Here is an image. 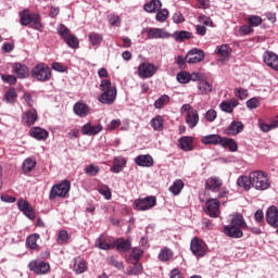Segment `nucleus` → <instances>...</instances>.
<instances>
[{
  "mask_svg": "<svg viewBox=\"0 0 278 278\" xmlns=\"http://www.w3.org/2000/svg\"><path fill=\"white\" fill-rule=\"evenodd\" d=\"M244 131V124L242 122H231V124L226 129L227 136H238V134H242Z\"/></svg>",
  "mask_w": 278,
  "mask_h": 278,
  "instance_id": "nucleus-25",
  "label": "nucleus"
},
{
  "mask_svg": "<svg viewBox=\"0 0 278 278\" xmlns=\"http://www.w3.org/2000/svg\"><path fill=\"white\" fill-rule=\"evenodd\" d=\"M24 173H31L33 168H36V161L26 159L22 165Z\"/></svg>",
  "mask_w": 278,
  "mask_h": 278,
  "instance_id": "nucleus-48",
  "label": "nucleus"
},
{
  "mask_svg": "<svg viewBox=\"0 0 278 278\" xmlns=\"http://www.w3.org/2000/svg\"><path fill=\"white\" fill-rule=\"evenodd\" d=\"M12 73L16 75L17 79H27L29 77V67L23 63H13Z\"/></svg>",
  "mask_w": 278,
  "mask_h": 278,
  "instance_id": "nucleus-14",
  "label": "nucleus"
},
{
  "mask_svg": "<svg viewBox=\"0 0 278 278\" xmlns=\"http://www.w3.org/2000/svg\"><path fill=\"white\" fill-rule=\"evenodd\" d=\"M58 34L61 35V37L63 38V40H66L72 34H71V29H68V27L64 26V24H60L58 27Z\"/></svg>",
  "mask_w": 278,
  "mask_h": 278,
  "instance_id": "nucleus-53",
  "label": "nucleus"
},
{
  "mask_svg": "<svg viewBox=\"0 0 278 278\" xmlns=\"http://www.w3.org/2000/svg\"><path fill=\"white\" fill-rule=\"evenodd\" d=\"M68 192H71V182L68 180H63L51 188L49 199L50 201H55V199H66Z\"/></svg>",
  "mask_w": 278,
  "mask_h": 278,
  "instance_id": "nucleus-4",
  "label": "nucleus"
},
{
  "mask_svg": "<svg viewBox=\"0 0 278 278\" xmlns=\"http://www.w3.org/2000/svg\"><path fill=\"white\" fill-rule=\"evenodd\" d=\"M245 104L249 110H256V108H260V100L257 98H251Z\"/></svg>",
  "mask_w": 278,
  "mask_h": 278,
  "instance_id": "nucleus-62",
  "label": "nucleus"
},
{
  "mask_svg": "<svg viewBox=\"0 0 278 278\" xmlns=\"http://www.w3.org/2000/svg\"><path fill=\"white\" fill-rule=\"evenodd\" d=\"M237 185L239 186V188H243L244 190H251V174H249V177L240 176L237 179Z\"/></svg>",
  "mask_w": 278,
  "mask_h": 278,
  "instance_id": "nucleus-41",
  "label": "nucleus"
},
{
  "mask_svg": "<svg viewBox=\"0 0 278 278\" xmlns=\"http://www.w3.org/2000/svg\"><path fill=\"white\" fill-rule=\"evenodd\" d=\"M115 247L119 253H127V251L131 250V240L119 238L115 240Z\"/></svg>",
  "mask_w": 278,
  "mask_h": 278,
  "instance_id": "nucleus-27",
  "label": "nucleus"
},
{
  "mask_svg": "<svg viewBox=\"0 0 278 278\" xmlns=\"http://www.w3.org/2000/svg\"><path fill=\"white\" fill-rule=\"evenodd\" d=\"M220 186H223V180L218 177H211L205 182V189L212 190V192H216Z\"/></svg>",
  "mask_w": 278,
  "mask_h": 278,
  "instance_id": "nucleus-29",
  "label": "nucleus"
},
{
  "mask_svg": "<svg viewBox=\"0 0 278 278\" xmlns=\"http://www.w3.org/2000/svg\"><path fill=\"white\" fill-rule=\"evenodd\" d=\"M144 255V251L140 248H132L130 257H132L134 262H140V257Z\"/></svg>",
  "mask_w": 278,
  "mask_h": 278,
  "instance_id": "nucleus-54",
  "label": "nucleus"
},
{
  "mask_svg": "<svg viewBox=\"0 0 278 278\" xmlns=\"http://www.w3.org/2000/svg\"><path fill=\"white\" fill-rule=\"evenodd\" d=\"M103 131V126L101 124H98L96 126L92 125V123H87L81 127V134L83 136H97Z\"/></svg>",
  "mask_w": 278,
  "mask_h": 278,
  "instance_id": "nucleus-15",
  "label": "nucleus"
},
{
  "mask_svg": "<svg viewBox=\"0 0 278 278\" xmlns=\"http://www.w3.org/2000/svg\"><path fill=\"white\" fill-rule=\"evenodd\" d=\"M99 194H102L106 201H110L112 199V190L108 186H102L98 188Z\"/></svg>",
  "mask_w": 278,
  "mask_h": 278,
  "instance_id": "nucleus-52",
  "label": "nucleus"
},
{
  "mask_svg": "<svg viewBox=\"0 0 278 278\" xmlns=\"http://www.w3.org/2000/svg\"><path fill=\"white\" fill-rule=\"evenodd\" d=\"M31 138L35 140L45 141L49 138V131L41 127H33L29 131Z\"/></svg>",
  "mask_w": 278,
  "mask_h": 278,
  "instance_id": "nucleus-24",
  "label": "nucleus"
},
{
  "mask_svg": "<svg viewBox=\"0 0 278 278\" xmlns=\"http://www.w3.org/2000/svg\"><path fill=\"white\" fill-rule=\"evenodd\" d=\"M135 164L143 168H151V166L155 164V161H153V156H151L150 154H141L135 159Z\"/></svg>",
  "mask_w": 278,
  "mask_h": 278,
  "instance_id": "nucleus-18",
  "label": "nucleus"
},
{
  "mask_svg": "<svg viewBox=\"0 0 278 278\" xmlns=\"http://www.w3.org/2000/svg\"><path fill=\"white\" fill-rule=\"evenodd\" d=\"M31 77L37 81H49L51 79V68L45 63H39L31 70Z\"/></svg>",
  "mask_w": 278,
  "mask_h": 278,
  "instance_id": "nucleus-5",
  "label": "nucleus"
},
{
  "mask_svg": "<svg viewBox=\"0 0 278 278\" xmlns=\"http://www.w3.org/2000/svg\"><path fill=\"white\" fill-rule=\"evenodd\" d=\"M143 9L149 13L160 12V10H162V1L151 0L143 5Z\"/></svg>",
  "mask_w": 278,
  "mask_h": 278,
  "instance_id": "nucleus-36",
  "label": "nucleus"
},
{
  "mask_svg": "<svg viewBox=\"0 0 278 278\" xmlns=\"http://www.w3.org/2000/svg\"><path fill=\"white\" fill-rule=\"evenodd\" d=\"M225 236H228V238H242L244 236V232H242V228H238V226H233L230 224L229 226H225L224 228Z\"/></svg>",
  "mask_w": 278,
  "mask_h": 278,
  "instance_id": "nucleus-23",
  "label": "nucleus"
},
{
  "mask_svg": "<svg viewBox=\"0 0 278 278\" xmlns=\"http://www.w3.org/2000/svg\"><path fill=\"white\" fill-rule=\"evenodd\" d=\"M58 244H68L71 242V235L66 230H61L56 238Z\"/></svg>",
  "mask_w": 278,
  "mask_h": 278,
  "instance_id": "nucleus-46",
  "label": "nucleus"
},
{
  "mask_svg": "<svg viewBox=\"0 0 278 278\" xmlns=\"http://www.w3.org/2000/svg\"><path fill=\"white\" fill-rule=\"evenodd\" d=\"M74 271L77 275H81V273H86V270H88V266L86 265V261H84V258L81 257H76L74 260Z\"/></svg>",
  "mask_w": 278,
  "mask_h": 278,
  "instance_id": "nucleus-31",
  "label": "nucleus"
},
{
  "mask_svg": "<svg viewBox=\"0 0 278 278\" xmlns=\"http://www.w3.org/2000/svg\"><path fill=\"white\" fill-rule=\"evenodd\" d=\"M264 63L278 73V55L275 52L266 51L263 55Z\"/></svg>",
  "mask_w": 278,
  "mask_h": 278,
  "instance_id": "nucleus-16",
  "label": "nucleus"
},
{
  "mask_svg": "<svg viewBox=\"0 0 278 278\" xmlns=\"http://www.w3.org/2000/svg\"><path fill=\"white\" fill-rule=\"evenodd\" d=\"M167 18H168V10L166 9L159 11L155 15V20L159 23H164V21H166Z\"/></svg>",
  "mask_w": 278,
  "mask_h": 278,
  "instance_id": "nucleus-58",
  "label": "nucleus"
},
{
  "mask_svg": "<svg viewBox=\"0 0 278 278\" xmlns=\"http://www.w3.org/2000/svg\"><path fill=\"white\" fill-rule=\"evenodd\" d=\"M101 96L98 98V101L102 105H112L116 101L117 90L116 87L112 86L110 79H103L100 83Z\"/></svg>",
  "mask_w": 278,
  "mask_h": 278,
  "instance_id": "nucleus-1",
  "label": "nucleus"
},
{
  "mask_svg": "<svg viewBox=\"0 0 278 278\" xmlns=\"http://www.w3.org/2000/svg\"><path fill=\"white\" fill-rule=\"evenodd\" d=\"M202 144H222L223 142V137L220 135H206L201 138Z\"/></svg>",
  "mask_w": 278,
  "mask_h": 278,
  "instance_id": "nucleus-30",
  "label": "nucleus"
},
{
  "mask_svg": "<svg viewBox=\"0 0 278 278\" xmlns=\"http://www.w3.org/2000/svg\"><path fill=\"white\" fill-rule=\"evenodd\" d=\"M74 114L76 116H79L80 118H86L88 114H90V106L86 104L85 102H76L73 106Z\"/></svg>",
  "mask_w": 278,
  "mask_h": 278,
  "instance_id": "nucleus-20",
  "label": "nucleus"
},
{
  "mask_svg": "<svg viewBox=\"0 0 278 278\" xmlns=\"http://www.w3.org/2000/svg\"><path fill=\"white\" fill-rule=\"evenodd\" d=\"M157 68L153 63L143 62L138 66V76L141 79H151L157 73Z\"/></svg>",
  "mask_w": 278,
  "mask_h": 278,
  "instance_id": "nucleus-8",
  "label": "nucleus"
},
{
  "mask_svg": "<svg viewBox=\"0 0 278 278\" xmlns=\"http://www.w3.org/2000/svg\"><path fill=\"white\" fill-rule=\"evenodd\" d=\"M17 207H18V211L23 212V214L30 220H34V218H36V213L34 212V207L26 200H23V199L18 200Z\"/></svg>",
  "mask_w": 278,
  "mask_h": 278,
  "instance_id": "nucleus-13",
  "label": "nucleus"
},
{
  "mask_svg": "<svg viewBox=\"0 0 278 278\" xmlns=\"http://www.w3.org/2000/svg\"><path fill=\"white\" fill-rule=\"evenodd\" d=\"M30 27L33 29H37V31H42L43 26H42V23L40 22V15L38 13H33L30 17Z\"/></svg>",
  "mask_w": 278,
  "mask_h": 278,
  "instance_id": "nucleus-39",
  "label": "nucleus"
},
{
  "mask_svg": "<svg viewBox=\"0 0 278 278\" xmlns=\"http://www.w3.org/2000/svg\"><path fill=\"white\" fill-rule=\"evenodd\" d=\"M218 116V114L216 113V110L211 109L208 111H206L205 113V118L206 121H208V123H214V121H216V117Z\"/></svg>",
  "mask_w": 278,
  "mask_h": 278,
  "instance_id": "nucleus-63",
  "label": "nucleus"
},
{
  "mask_svg": "<svg viewBox=\"0 0 278 278\" xmlns=\"http://www.w3.org/2000/svg\"><path fill=\"white\" fill-rule=\"evenodd\" d=\"M150 125L154 129V131H162L164 129V118L157 115L151 119Z\"/></svg>",
  "mask_w": 278,
  "mask_h": 278,
  "instance_id": "nucleus-40",
  "label": "nucleus"
},
{
  "mask_svg": "<svg viewBox=\"0 0 278 278\" xmlns=\"http://www.w3.org/2000/svg\"><path fill=\"white\" fill-rule=\"evenodd\" d=\"M250 182L255 190H268L270 188V180L268 175L263 170H254L250 173Z\"/></svg>",
  "mask_w": 278,
  "mask_h": 278,
  "instance_id": "nucleus-2",
  "label": "nucleus"
},
{
  "mask_svg": "<svg viewBox=\"0 0 278 278\" xmlns=\"http://www.w3.org/2000/svg\"><path fill=\"white\" fill-rule=\"evenodd\" d=\"M225 149H229L231 153H236L238 151V142L231 138H222V143H220Z\"/></svg>",
  "mask_w": 278,
  "mask_h": 278,
  "instance_id": "nucleus-37",
  "label": "nucleus"
},
{
  "mask_svg": "<svg viewBox=\"0 0 278 278\" xmlns=\"http://www.w3.org/2000/svg\"><path fill=\"white\" fill-rule=\"evenodd\" d=\"M176 79L179 81V84H189L190 74H188V72H180L177 74Z\"/></svg>",
  "mask_w": 278,
  "mask_h": 278,
  "instance_id": "nucleus-56",
  "label": "nucleus"
},
{
  "mask_svg": "<svg viewBox=\"0 0 278 278\" xmlns=\"http://www.w3.org/2000/svg\"><path fill=\"white\" fill-rule=\"evenodd\" d=\"M28 268L35 273V275H47L51 270V265L45 261H31L28 265Z\"/></svg>",
  "mask_w": 278,
  "mask_h": 278,
  "instance_id": "nucleus-10",
  "label": "nucleus"
},
{
  "mask_svg": "<svg viewBox=\"0 0 278 278\" xmlns=\"http://www.w3.org/2000/svg\"><path fill=\"white\" fill-rule=\"evenodd\" d=\"M155 205H157V200L153 195L137 199L134 202V208L137 210V212H147L148 210L155 207Z\"/></svg>",
  "mask_w": 278,
  "mask_h": 278,
  "instance_id": "nucleus-6",
  "label": "nucleus"
},
{
  "mask_svg": "<svg viewBox=\"0 0 278 278\" xmlns=\"http://www.w3.org/2000/svg\"><path fill=\"white\" fill-rule=\"evenodd\" d=\"M266 220L270 227H278V210L276 206H269L267 208Z\"/></svg>",
  "mask_w": 278,
  "mask_h": 278,
  "instance_id": "nucleus-22",
  "label": "nucleus"
},
{
  "mask_svg": "<svg viewBox=\"0 0 278 278\" xmlns=\"http://www.w3.org/2000/svg\"><path fill=\"white\" fill-rule=\"evenodd\" d=\"M64 42H66L67 47L71 49H79V39L73 34L67 37Z\"/></svg>",
  "mask_w": 278,
  "mask_h": 278,
  "instance_id": "nucleus-47",
  "label": "nucleus"
},
{
  "mask_svg": "<svg viewBox=\"0 0 278 278\" xmlns=\"http://www.w3.org/2000/svg\"><path fill=\"white\" fill-rule=\"evenodd\" d=\"M17 97L18 96L16 94V89H14V88H10L4 94V99H5L7 103H14V101H16Z\"/></svg>",
  "mask_w": 278,
  "mask_h": 278,
  "instance_id": "nucleus-49",
  "label": "nucleus"
},
{
  "mask_svg": "<svg viewBox=\"0 0 278 278\" xmlns=\"http://www.w3.org/2000/svg\"><path fill=\"white\" fill-rule=\"evenodd\" d=\"M108 262L111 266H114V268H117L118 270H123V268H125V265H123V262L116 261L114 256H110L108 258Z\"/></svg>",
  "mask_w": 278,
  "mask_h": 278,
  "instance_id": "nucleus-59",
  "label": "nucleus"
},
{
  "mask_svg": "<svg viewBox=\"0 0 278 278\" xmlns=\"http://www.w3.org/2000/svg\"><path fill=\"white\" fill-rule=\"evenodd\" d=\"M96 247L102 251H110L112 244L108 243L104 235H101L98 239H96Z\"/></svg>",
  "mask_w": 278,
  "mask_h": 278,
  "instance_id": "nucleus-44",
  "label": "nucleus"
},
{
  "mask_svg": "<svg viewBox=\"0 0 278 278\" xmlns=\"http://www.w3.org/2000/svg\"><path fill=\"white\" fill-rule=\"evenodd\" d=\"M235 96L238 97V99H240L241 101H243V99H247V97H249V91L244 88H237L235 89Z\"/></svg>",
  "mask_w": 278,
  "mask_h": 278,
  "instance_id": "nucleus-60",
  "label": "nucleus"
},
{
  "mask_svg": "<svg viewBox=\"0 0 278 278\" xmlns=\"http://www.w3.org/2000/svg\"><path fill=\"white\" fill-rule=\"evenodd\" d=\"M190 250L195 257H205L207 253V244H205V241H203V239L194 237L191 240Z\"/></svg>",
  "mask_w": 278,
  "mask_h": 278,
  "instance_id": "nucleus-7",
  "label": "nucleus"
},
{
  "mask_svg": "<svg viewBox=\"0 0 278 278\" xmlns=\"http://www.w3.org/2000/svg\"><path fill=\"white\" fill-rule=\"evenodd\" d=\"M181 190H184V180L181 179L175 180L173 186L169 187V192H172V194L175 197L180 194Z\"/></svg>",
  "mask_w": 278,
  "mask_h": 278,
  "instance_id": "nucleus-43",
  "label": "nucleus"
},
{
  "mask_svg": "<svg viewBox=\"0 0 278 278\" xmlns=\"http://www.w3.org/2000/svg\"><path fill=\"white\" fill-rule=\"evenodd\" d=\"M125 166H127V159L123 156H115L113 159V166L111 167V173L118 175V173H123Z\"/></svg>",
  "mask_w": 278,
  "mask_h": 278,
  "instance_id": "nucleus-19",
  "label": "nucleus"
},
{
  "mask_svg": "<svg viewBox=\"0 0 278 278\" xmlns=\"http://www.w3.org/2000/svg\"><path fill=\"white\" fill-rule=\"evenodd\" d=\"M173 21L174 23L179 25V23H184V21H186V17H184V14H181V12L176 11L173 15Z\"/></svg>",
  "mask_w": 278,
  "mask_h": 278,
  "instance_id": "nucleus-64",
  "label": "nucleus"
},
{
  "mask_svg": "<svg viewBox=\"0 0 278 278\" xmlns=\"http://www.w3.org/2000/svg\"><path fill=\"white\" fill-rule=\"evenodd\" d=\"M170 38H174L176 42H184V40H190V38H192V33L188 30H179L172 34Z\"/></svg>",
  "mask_w": 278,
  "mask_h": 278,
  "instance_id": "nucleus-32",
  "label": "nucleus"
},
{
  "mask_svg": "<svg viewBox=\"0 0 278 278\" xmlns=\"http://www.w3.org/2000/svg\"><path fill=\"white\" fill-rule=\"evenodd\" d=\"M160 262H170L173 260V250L168 248H164L159 253Z\"/></svg>",
  "mask_w": 278,
  "mask_h": 278,
  "instance_id": "nucleus-42",
  "label": "nucleus"
},
{
  "mask_svg": "<svg viewBox=\"0 0 278 278\" xmlns=\"http://www.w3.org/2000/svg\"><path fill=\"white\" fill-rule=\"evenodd\" d=\"M134 268H127V275H140L142 273V265H138V262H134Z\"/></svg>",
  "mask_w": 278,
  "mask_h": 278,
  "instance_id": "nucleus-57",
  "label": "nucleus"
},
{
  "mask_svg": "<svg viewBox=\"0 0 278 278\" xmlns=\"http://www.w3.org/2000/svg\"><path fill=\"white\" fill-rule=\"evenodd\" d=\"M89 42L93 47H101V42H103V35L99 33H90L89 34Z\"/></svg>",
  "mask_w": 278,
  "mask_h": 278,
  "instance_id": "nucleus-45",
  "label": "nucleus"
},
{
  "mask_svg": "<svg viewBox=\"0 0 278 278\" xmlns=\"http://www.w3.org/2000/svg\"><path fill=\"white\" fill-rule=\"evenodd\" d=\"M230 225L238 227L239 229H249V226L241 214H235Z\"/></svg>",
  "mask_w": 278,
  "mask_h": 278,
  "instance_id": "nucleus-34",
  "label": "nucleus"
},
{
  "mask_svg": "<svg viewBox=\"0 0 278 278\" xmlns=\"http://www.w3.org/2000/svg\"><path fill=\"white\" fill-rule=\"evenodd\" d=\"M180 114H185V121L189 129H194V127L199 125V121H200L199 111L192 108V105L184 104L180 108Z\"/></svg>",
  "mask_w": 278,
  "mask_h": 278,
  "instance_id": "nucleus-3",
  "label": "nucleus"
},
{
  "mask_svg": "<svg viewBox=\"0 0 278 278\" xmlns=\"http://www.w3.org/2000/svg\"><path fill=\"white\" fill-rule=\"evenodd\" d=\"M198 88V94H210V92H212L213 87L212 84H210V81L205 80V79H201L200 81H198L197 85Z\"/></svg>",
  "mask_w": 278,
  "mask_h": 278,
  "instance_id": "nucleus-28",
  "label": "nucleus"
},
{
  "mask_svg": "<svg viewBox=\"0 0 278 278\" xmlns=\"http://www.w3.org/2000/svg\"><path fill=\"white\" fill-rule=\"evenodd\" d=\"M85 173L90 177H97V175H99V166L90 164L88 167L85 168Z\"/></svg>",
  "mask_w": 278,
  "mask_h": 278,
  "instance_id": "nucleus-55",
  "label": "nucleus"
},
{
  "mask_svg": "<svg viewBox=\"0 0 278 278\" xmlns=\"http://www.w3.org/2000/svg\"><path fill=\"white\" fill-rule=\"evenodd\" d=\"M24 123L28 125V127H31L38 121V111L36 109H30L24 113L22 116Z\"/></svg>",
  "mask_w": 278,
  "mask_h": 278,
  "instance_id": "nucleus-26",
  "label": "nucleus"
},
{
  "mask_svg": "<svg viewBox=\"0 0 278 278\" xmlns=\"http://www.w3.org/2000/svg\"><path fill=\"white\" fill-rule=\"evenodd\" d=\"M247 21L251 27H260V24L263 23L262 16L260 15H250Z\"/></svg>",
  "mask_w": 278,
  "mask_h": 278,
  "instance_id": "nucleus-50",
  "label": "nucleus"
},
{
  "mask_svg": "<svg viewBox=\"0 0 278 278\" xmlns=\"http://www.w3.org/2000/svg\"><path fill=\"white\" fill-rule=\"evenodd\" d=\"M168 101H170V97L163 94L154 102V108H156V110H161V108L166 105Z\"/></svg>",
  "mask_w": 278,
  "mask_h": 278,
  "instance_id": "nucleus-51",
  "label": "nucleus"
},
{
  "mask_svg": "<svg viewBox=\"0 0 278 278\" xmlns=\"http://www.w3.org/2000/svg\"><path fill=\"white\" fill-rule=\"evenodd\" d=\"M149 40L170 38V34L166 33L162 28H150L147 31Z\"/></svg>",
  "mask_w": 278,
  "mask_h": 278,
  "instance_id": "nucleus-21",
  "label": "nucleus"
},
{
  "mask_svg": "<svg viewBox=\"0 0 278 278\" xmlns=\"http://www.w3.org/2000/svg\"><path fill=\"white\" fill-rule=\"evenodd\" d=\"M1 79L2 81H4V84H10V86H15L16 84V76L14 75L2 74Z\"/></svg>",
  "mask_w": 278,
  "mask_h": 278,
  "instance_id": "nucleus-61",
  "label": "nucleus"
},
{
  "mask_svg": "<svg viewBox=\"0 0 278 278\" xmlns=\"http://www.w3.org/2000/svg\"><path fill=\"white\" fill-rule=\"evenodd\" d=\"M238 105H240V102L236 98H232L230 100L220 102L219 109L222 110V112H225L226 114H232L233 110H236Z\"/></svg>",
  "mask_w": 278,
  "mask_h": 278,
  "instance_id": "nucleus-17",
  "label": "nucleus"
},
{
  "mask_svg": "<svg viewBox=\"0 0 278 278\" xmlns=\"http://www.w3.org/2000/svg\"><path fill=\"white\" fill-rule=\"evenodd\" d=\"M185 60L188 64H199V62H203V60H205V52L197 48L191 49L187 53Z\"/></svg>",
  "mask_w": 278,
  "mask_h": 278,
  "instance_id": "nucleus-12",
  "label": "nucleus"
},
{
  "mask_svg": "<svg viewBox=\"0 0 278 278\" xmlns=\"http://www.w3.org/2000/svg\"><path fill=\"white\" fill-rule=\"evenodd\" d=\"M204 212L211 218H218L220 216V202L218 199L206 200Z\"/></svg>",
  "mask_w": 278,
  "mask_h": 278,
  "instance_id": "nucleus-9",
  "label": "nucleus"
},
{
  "mask_svg": "<svg viewBox=\"0 0 278 278\" xmlns=\"http://www.w3.org/2000/svg\"><path fill=\"white\" fill-rule=\"evenodd\" d=\"M216 55H218L217 62L219 64H227L229 62V56L231 55V48L229 45H220L215 49Z\"/></svg>",
  "mask_w": 278,
  "mask_h": 278,
  "instance_id": "nucleus-11",
  "label": "nucleus"
},
{
  "mask_svg": "<svg viewBox=\"0 0 278 278\" xmlns=\"http://www.w3.org/2000/svg\"><path fill=\"white\" fill-rule=\"evenodd\" d=\"M192 137L185 136L179 139V146L182 151H194V147L192 146Z\"/></svg>",
  "mask_w": 278,
  "mask_h": 278,
  "instance_id": "nucleus-33",
  "label": "nucleus"
},
{
  "mask_svg": "<svg viewBox=\"0 0 278 278\" xmlns=\"http://www.w3.org/2000/svg\"><path fill=\"white\" fill-rule=\"evenodd\" d=\"M39 239H40V235H38V233H34V235H30L29 237H27L26 245L28 247V249H30L31 251H36V249H38V240Z\"/></svg>",
  "mask_w": 278,
  "mask_h": 278,
  "instance_id": "nucleus-38",
  "label": "nucleus"
},
{
  "mask_svg": "<svg viewBox=\"0 0 278 278\" xmlns=\"http://www.w3.org/2000/svg\"><path fill=\"white\" fill-rule=\"evenodd\" d=\"M31 16H34V13L29 12V10L25 9L20 12V24L23 25V27H27V25L31 24Z\"/></svg>",
  "mask_w": 278,
  "mask_h": 278,
  "instance_id": "nucleus-35",
  "label": "nucleus"
}]
</instances>
